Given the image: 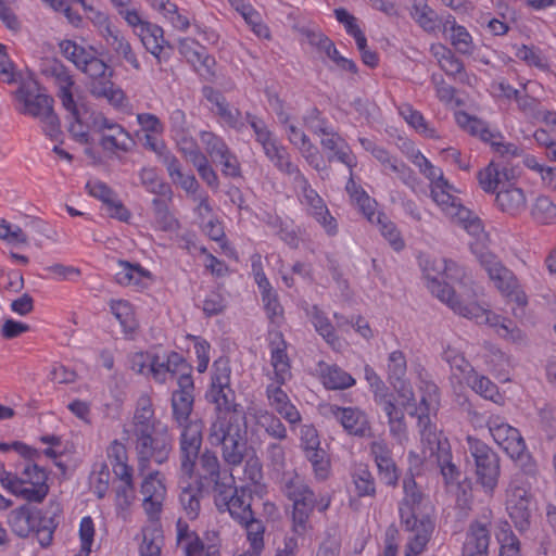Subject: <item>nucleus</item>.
<instances>
[{
    "instance_id": "obj_1",
    "label": "nucleus",
    "mask_w": 556,
    "mask_h": 556,
    "mask_svg": "<svg viewBox=\"0 0 556 556\" xmlns=\"http://www.w3.org/2000/svg\"><path fill=\"white\" fill-rule=\"evenodd\" d=\"M59 47L63 56L92 79L90 86L92 96L106 99L115 108L123 106L124 91L111 80L113 72L103 60L96 55V50L92 47L85 48L73 40H62Z\"/></svg>"
},
{
    "instance_id": "obj_2",
    "label": "nucleus",
    "mask_w": 556,
    "mask_h": 556,
    "mask_svg": "<svg viewBox=\"0 0 556 556\" xmlns=\"http://www.w3.org/2000/svg\"><path fill=\"white\" fill-rule=\"evenodd\" d=\"M424 275L428 281L427 287L433 295L440 301L445 303L454 313L468 319L475 320L477 324H490L495 326L494 319L497 317L492 316V313L482 304L477 302H469L463 304L462 301L455 299V291L448 286L447 282L442 283V275L446 268L444 258H429L425 257L420 261Z\"/></svg>"
},
{
    "instance_id": "obj_3",
    "label": "nucleus",
    "mask_w": 556,
    "mask_h": 556,
    "mask_svg": "<svg viewBox=\"0 0 556 556\" xmlns=\"http://www.w3.org/2000/svg\"><path fill=\"white\" fill-rule=\"evenodd\" d=\"M433 409L427 397L422 396L420 403L414 410L408 412L410 416L417 417L421 441L430 451V455L435 456L438 467L446 485L458 484L462 471L452 460V451L448 440L438 432L435 426L431 424L430 412Z\"/></svg>"
},
{
    "instance_id": "obj_4",
    "label": "nucleus",
    "mask_w": 556,
    "mask_h": 556,
    "mask_svg": "<svg viewBox=\"0 0 556 556\" xmlns=\"http://www.w3.org/2000/svg\"><path fill=\"white\" fill-rule=\"evenodd\" d=\"M452 189L453 186L445 178L440 179L431 185L430 197L454 224L462 226L477 239L484 237L481 219L465 207L458 197L450 192Z\"/></svg>"
},
{
    "instance_id": "obj_5",
    "label": "nucleus",
    "mask_w": 556,
    "mask_h": 556,
    "mask_svg": "<svg viewBox=\"0 0 556 556\" xmlns=\"http://www.w3.org/2000/svg\"><path fill=\"white\" fill-rule=\"evenodd\" d=\"M15 97L23 104L20 113L39 118L45 134L56 139L61 134V125L58 115L53 111V98L40 93L36 83L22 84L15 91Z\"/></svg>"
},
{
    "instance_id": "obj_6",
    "label": "nucleus",
    "mask_w": 556,
    "mask_h": 556,
    "mask_svg": "<svg viewBox=\"0 0 556 556\" xmlns=\"http://www.w3.org/2000/svg\"><path fill=\"white\" fill-rule=\"evenodd\" d=\"M137 469L143 475L152 463L162 465L169 458L173 439L168 430L162 429L134 437Z\"/></svg>"
},
{
    "instance_id": "obj_7",
    "label": "nucleus",
    "mask_w": 556,
    "mask_h": 556,
    "mask_svg": "<svg viewBox=\"0 0 556 556\" xmlns=\"http://www.w3.org/2000/svg\"><path fill=\"white\" fill-rule=\"evenodd\" d=\"M227 484H218L213 493L214 504L218 513H228L236 521H245L254 511L252 510V492L247 486H237L235 479L226 478Z\"/></svg>"
},
{
    "instance_id": "obj_8",
    "label": "nucleus",
    "mask_w": 556,
    "mask_h": 556,
    "mask_svg": "<svg viewBox=\"0 0 556 556\" xmlns=\"http://www.w3.org/2000/svg\"><path fill=\"white\" fill-rule=\"evenodd\" d=\"M467 443L468 451L475 460L477 483L491 495L497 486L501 475L500 457L488 444L477 438L468 437Z\"/></svg>"
},
{
    "instance_id": "obj_9",
    "label": "nucleus",
    "mask_w": 556,
    "mask_h": 556,
    "mask_svg": "<svg viewBox=\"0 0 556 556\" xmlns=\"http://www.w3.org/2000/svg\"><path fill=\"white\" fill-rule=\"evenodd\" d=\"M40 73L58 88L56 97L60 99L63 108L77 117L78 104L74 100L72 92L75 80L70 70L58 59H46L40 64Z\"/></svg>"
},
{
    "instance_id": "obj_10",
    "label": "nucleus",
    "mask_w": 556,
    "mask_h": 556,
    "mask_svg": "<svg viewBox=\"0 0 556 556\" xmlns=\"http://www.w3.org/2000/svg\"><path fill=\"white\" fill-rule=\"evenodd\" d=\"M180 428L182 429L179 438L180 470L187 479H191L197 459L200 457L203 422L198 419Z\"/></svg>"
},
{
    "instance_id": "obj_11",
    "label": "nucleus",
    "mask_w": 556,
    "mask_h": 556,
    "mask_svg": "<svg viewBox=\"0 0 556 556\" xmlns=\"http://www.w3.org/2000/svg\"><path fill=\"white\" fill-rule=\"evenodd\" d=\"M506 509L517 530L525 532L530 528L532 518V495L518 479L510 482L507 491Z\"/></svg>"
},
{
    "instance_id": "obj_12",
    "label": "nucleus",
    "mask_w": 556,
    "mask_h": 556,
    "mask_svg": "<svg viewBox=\"0 0 556 556\" xmlns=\"http://www.w3.org/2000/svg\"><path fill=\"white\" fill-rule=\"evenodd\" d=\"M296 189L301 190L303 203L307 206L308 213L316 219L329 236L338 232L336 218L330 214L327 205L320 195L311 187L308 180L301 173L293 179Z\"/></svg>"
},
{
    "instance_id": "obj_13",
    "label": "nucleus",
    "mask_w": 556,
    "mask_h": 556,
    "mask_svg": "<svg viewBox=\"0 0 556 556\" xmlns=\"http://www.w3.org/2000/svg\"><path fill=\"white\" fill-rule=\"evenodd\" d=\"M491 529L492 513L485 509L468 528L463 545V556H489Z\"/></svg>"
},
{
    "instance_id": "obj_14",
    "label": "nucleus",
    "mask_w": 556,
    "mask_h": 556,
    "mask_svg": "<svg viewBox=\"0 0 556 556\" xmlns=\"http://www.w3.org/2000/svg\"><path fill=\"white\" fill-rule=\"evenodd\" d=\"M480 263L485 268L496 288L505 295H515L519 305H526L527 300L523 293L517 292L518 281L511 270L503 266L495 256L489 253H481Z\"/></svg>"
},
{
    "instance_id": "obj_15",
    "label": "nucleus",
    "mask_w": 556,
    "mask_h": 556,
    "mask_svg": "<svg viewBox=\"0 0 556 556\" xmlns=\"http://www.w3.org/2000/svg\"><path fill=\"white\" fill-rule=\"evenodd\" d=\"M248 433V422L245 413L216 415L211 422L207 441L218 447L220 443L233 439L236 435Z\"/></svg>"
},
{
    "instance_id": "obj_16",
    "label": "nucleus",
    "mask_w": 556,
    "mask_h": 556,
    "mask_svg": "<svg viewBox=\"0 0 556 556\" xmlns=\"http://www.w3.org/2000/svg\"><path fill=\"white\" fill-rule=\"evenodd\" d=\"M446 268L442 275V283L447 282L455 291V299L468 304L469 302L479 303V296L482 294V288L475 285L467 277L465 269L453 261L445 260Z\"/></svg>"
},
{
    "instance_id": "obj_17",
    "label": "nucleus",
    "mask_w": 556,
    "mask_h": 556,
    "mask_svg": "<svg viewBox=\"0 0 556 556\" xmlns=\"http://www.w3.org/2000/svg\"><path fill=\"white\" fill-rule=\"evenodd\" d=\"M519 170L510 163L492 160L488 166L478 172L479 186L486 193H496L519 176Z\"/></svg>"
},
{
    "instance_id": "obj_18",
    "label": "nucleus",
    "mask_w": 556,
    "mask_h": 556,
    "mask_svg": "<svg viewBox=\"0 0 556 556\" xmlns=\"http://www.w3.org/2000/svg\"><path fill=\"white\" fill-rule=\"evenodd\" d=\"M486 426L495 443L508 456H518L526 451V443L519 430L504 422L501 417H490Z\"/></svg>"
},
{
    "instance_id": "obj_19",
    "label": "nucleus",
    "mask_w": 556,
    "mask_h": 556,
    "mask_svg": "<svg viewBox=\"0 0 556 556\" xmlns=\"http://www.w3.org/2000/svg\"><path fill=\"white\" fill-rule=\"evenodd\" d=\"M98 16L100 20V35L105 40L106 46L110 47L118 58L127 62L134 70L140 71L141 64L137 59L131 45L122 31L112 26L105 15L98 14Z\"/></svg>"
},
{
    "instance_id": "obj_20",
    "label": "nucleus",
    "mask_w": 556,
    "mask_h": 556,
    "mask_svg": "<svg viewBox=\"0 0 556 556\" xmlns=\"http://www.w3.org/2000/svg\"><path fill=\"white\" fill-rule=\"evenodd\" d=\"M327 414L333 416L351 435L358 438H369L372 435V429L367 415L357 407L328 405Z\"/></svg>"
},
{
    "instance_id": "obj_21",
    "label": "nucleus",
    "mask_w": 556,
    "mask_h": 556,
    "mask_svg": "<svg viewBox=\"0 0 556 556\" xmlns=\"http://www.w3.org/2000/svg\"><path fill=\"white\" fill-rule=\"evenodd\" d=\"M369 448L377 466L380 481L388 486L395 488L399 483L401 470L393 459L391 448L384 440L372 441Z\"/></svg>"
},
{
    "instance_id": "obj_22",
    "label": "nucleus",
    "mask_w": 556,
    "mask_h": 556,
    "mask_svg": "<svg viewBox=\"0 0 556 556\" xmlns=\"http://www.w3.org/2000/svg\"><path fill=\"white\" fill-rule=\"evenodd\" d=\"M37 521L36 536L42 547L52 543L53 533L59 526L62 507L56 501H50L45 509H35Z\"/></svg>"
},
{
    "instance_id": "obj_23",
    "label": "nucleus",
    "mask_w": 556,
    "mask_h": 556,
    "mask_svg": "<svg viewBox=\"0 0 556 556\" xmlns=\"http://www.w3.org/2000/svg\"><path fill=\"white\" fill-rule=\"evenodd\" d=\"M403 490L404 497L400 503L401 521L406 530H415L417 525L415 507L420 504L422 500V493L418 489L412 472L405 476L403 480Z\"/></svg>"
},
{
    "instance_id": "obj_24",
    "label": "nucleus",
    "mask_w": 556,
    "mask_h": 556,
    "mask_svg": "<svg viewBox=\"0 0 556 556\" xmlns=\"http://www.w3.org/2000/svg\"><path fill=\"white\" fill-rule=\"evenodd\" d=\"M178 49L179 53L200 75L210 76L213 74L215 60L208 55L205 47L193 39L184 38L179 40Z\"/></svg>"
},
{
    "instance_id": "obj_25",
    "label": "nucleus",
    "mask_w": 556,
    "mask_h": 556,
    "mask_svg": "<svg viewBox=\"0 0 556 556\" xmlns=\"http://www.w3.org/2000/svg\"><path fill=\"white\" fill-rule=\"evenodd\" d=\"M159 426L160 421L155 418L151 397L147 393L141 394L137 400L131 421L132 437L159 430Z\"/></svg>"
},
{
    "instance_id": "obj_26",
    "label": "nucleus",
    "mask_w": 556,
    "mask_h": 556,
    "mask_svg": "<svg viewBox=\"0 0 556 556\" xmlns=\"http://www.w3.org/2000/svg\"><path fill=\"white\" fill-rule=\"evenodd\" d=\"M495 204L501 212L516 217L527 210V197L523 189L509 184L496 192Z\"/></svg>"
},
{
    "instance_id": "obj_27",
    "label": "nucleus",
    "mask_w": 556,
    "mask_h": 556,
    "mask_svg": "<svg viewBox=\"0 0 556 556\" xmlns=\"http://www.w3.org/2000/svg\"><path fill=\"white\" fill-rule=\"evenodd\" d=\"M200 463V480L212 483L213 493L217 491L218 484H227V479H233L228 470H222L220 462L215 452L205 450L198 458Z\"/></svg>"
},
{
    "instance_id": "obj_28",
    "label": "nucleus",
    "mask_w": 556,
    "mask_h": 556,
    "mask_svg": "<svg viewBox=\"0 0 556 556\" xmlns=\"http://www.w3.org/2000/svg\"><path fill=\"white\" fill-rule=\"evenodd\" d=\"M208 402L215 404V416L225 414L244 413L242 406L236 403V393L230 384L211 386L206 392Z\"/></svg>"
},
{
    "instance_id": "obj_29",
    "label": "nucleus",
    "mask_w": 556,
    "mask_h": 556,
    "mask_svg": "<svg viewBox=\"0 0 556 556\" xmlns=\"http://www.w3.org/2000/svg\"><path fill=\"white\" fill-rule=\"evenodd\" d=\"M325 137L320 140V144L325 150L332 152L328 155V161H338L346 165L350 169L356 166V159L352 154L350 147L345 140L332 130L324 135Z\"/></svg>"
},
{
    "instance_id": "obj_30",
    "label": "nucleus",
    "mask_w": 556,
    "mask_h": 556,
    "mask_svg": "<svg viewBox=\"0 0 556 556\" xmlns=\"http://www.w3.org/2000/svg\"><path fill=\"white\" fill-rule=\"evenodd\" d=\"M179 503L190 520L198 518L201 510V501L203 498V482H180Z\"/></svg>"
},
{
    "instance_id": "obj_31",
    "label": "nucleus",
    "mask_w": 556,
    "mask_h": 556,
    "mask_svg": "<svg viewBox=\"0 0 556 556\" xmlns=\"http://www.w3.org/2000/svg\"><path fill=\"white\" fill-rule=\"evenodd\" d=\"M219 447L223 460L231 468L240 466L251 450L248 445V433L236 435L220 443Z\"/></svg>"
},
{
    "instance_id": "obj_32",
    "label": "nucleus",
    "mask_w": 556,
    "mask_h": 556,
    "mask_svg": "<svg viewBox=\"0 0 556 556\" xmlns=\"http://www.w3.org/2000/svg\"><path fill=\"white\" fill-rule=\"evenodd\" d=\"M8 521L12 531L20 538H27L31 532L36 533L37 521L35 510L29 505H23L13 509L9 515Z\"/></svg>"
},
{
    "instance_id": "obj_33",
    "label": "nucleus",
    "mask_w": 556,
    "mask_h": 556,
    "mask_svg": "<svg viewBox=\"0 0 556 556\" xmlns=\"http://www.w3.org/2000/svg\"><path fill=\"white\" fill-rule=\"evenodd\" d=\"M323 384L329 390H344L355 384V379L338 365L318 364Z\"/></svg>"
},
{
    "instance_id": "obj_34",
    "label": "nucleus",
    "mask_w": 556,
    "mask_h": 556,
    "mask_svg": "<svg viewBox=\"0 0 556 556\" xmlns=\"http://www.w3.org/2000/svg\"><path fill=\"white\" fill-rule=\"evenodd\" d=\"M409 14L415 23L428 34L435 33L439 28L440 17L427 0H414Z\"/></svg>"
},
{
    "instance_id": "obj_35",
    "label": "nucleus",
    "mask_w": 556,
    "mask_h": 556,
    "mask_svg": "<svg viewBox=\"0 0 556 556\" xmlns=\"http://www.w3.org/2000/svg\"><path fill=\"white\" fill-rule=\"evenodd\" d=\"M163 35V28L151 23L142 25L139 31L142 45L159 60L165 47L172 49V46L164 39Z\"/></svg>"
},
{
    "instance_id": "obj_36",
    "label": "nucleus",
    "mask_w": 556,
    "mask_h": 556,
    "mask_svg": "<svg viewBox=\"0 0 556 556\" xmlns=\"http://www.w3.org/2000/svg\"><path fill=\"white\" fill-rule=\"evenodd\" d=\"M193 394L187 392H173L172 394V416L178 427H186L192 424L190 415L193 410Z\"/></svg>"
},
{
    "instance_id": "obj_37",
    "label": "nucleus",
    "mask_w": 556,
    "mask_h": 556,
    "mask_svg": "<svg viewBox=\"0 0 556 556\" xmlns=\"http://www.w3.org/2000/svg\"><path fill=\"white\" fill-rule=\"evenodd\" d=\"M291 502L293 506L292 520L294 530L296 532L300 530L303 532L306 529V523L316 505L315 493L311 490L309 494H303Z\"/></svg>"
},
{
    "instance_id": "obj_38",
    "label": "nucleus",
    "mask_w": 556,
    "mask_h": 556,
    "mask_svg": "<svg viewBox=\"0 0 556 556\" xmlns=\"http://www.w3.org/2000/svg\"><path fill=\"white\" fill-rule=\"evenodd\" d=\"M172 199L154 198L152 200L155 223L162 231H175L180 228L178 219L169 211Z\"/></svg>"
},
{
    "instance_id": "obj_39",
    "label": "nucleus",
    "mask_w": 556,
    "mask_h": 556,
    "mask_svg": "<svg viewBox=\"0 0 556 556\" xmlns=\"http://www.w3.org/2000/svg\"><path fill=\"white\" fill-rule=\"evenodd\" d=\"M409 531L414 532V534L406 544L405 556H419L429 542L430 533L432 532V523L429 519H417L415 530Z\"/></svg>"
},
{
    "instance_id": "obj_40",
    "label": "nucleus",
    "mask_w": 556,
    "mask_h": 556,
    "mask_svg": "<svg viewBox=\"0 0 556 556\" xmlns=\"http://www.w3.org/2000/svg\"><path fill=\"white\" fill-rule=\"evenodd\" d=\"M352 482L358 497H375L377 493L376 479L367 465L359 464L352 471Z\"/></svg>"
},
{
    "instance_id": "obj_41",
    "label": "nucleus",
    "mask_w": 556,
    "mask_h": 556,
    "mask_svg": "<svg viewBox=\"0 0 556 556\" xmlns=\"http://www.w3.org/2000/svg\"><path fill=\"white\" fill-rule=\"evenodd\" d=\"M150 273L139 264H131L127 261H118L115 270V280L121 286H139Z\"/></svg>"
},
{
    "instance_id": "obj_42",
    "label": "nucleus",
    "mask_w": 556,
    "mask_h": 556,
    "mask_svg": "<svg viewBox=\"0 0 556 556\" xmlns=\"http://www.w3.org/2000/svg\"><path fill=\"white\" fill-rule=\"evenodd\" d=\"M177 541L182 546L185 556H198L204 552L203 541L180 519L177 521Z\"/></svg>"
},
{
    "instance_id": "obj_43",
    "label": "nucleus",
    "mask_w": 556,
    "mask_h": 556,
    "mask_svg": "<svg viewBox=\"0 0 556 556\" xmlns=\"http://www.w3.org/2000/svg\"><path fill=\"white\" fill-rule=\"evenodd\" d=\"M311 316L316 331L333 350H339L341 348L340 339L336 336L334 327L325 313L319 309L317 305H314L311 311Z\"/></svg>"
},
{
    "instance_id": "obj_44",
    "label": "nucleus",
    "mask_w": 556,
    "mask_h": 556,
    "mask_svg": "<svg viewBox=\"0 0 556 556\" xmlns=\"http://www.w3.org/2000/svg\"><path fill=\"white\" fill-rule=\"evenodd\" d=\"M111 311L119 321L125 334L131 337L139 327L132 306L127 301L117 300L111 302Z\"/></svg>"
},
{
    "instance_id": "obj_45",
    "label": "nucleus",
    "mask_w": 556,
    "mask_h": 556,
    "mask_svg": "<svg viewBox=\"0 0 556 556\" xmlns=\"http://www.w3.org/2000/svg\"><path fill=\"white\" fill-rule=\"evenodd\" d=\"M264 152L280 172L291 176L293 179L301 174L299 167L290 161L289 153L285 147L276 142L268 150H264Z\"/></svg>"
},
{
    "instance_id": "obj_46",
    "label": "nucleus",
    "mask_w": 556,
    "mask_h": 556,
    "mask_svg": "<svg viewBox=\"0 0 556 556\" xmlns=\"http://www.w3.org/2000/svg\"><path fill=\"white\" fill-rule=\"evenodd\" d=\"M140 180L149 192L159 195V198L173 199L172 187L159 177L154 168H142Z\"/></svg>"
},
{
    "instance_id": "obj_47",
    "label": "nucleus",
    "mask_w": 556,
    "mask_h": 556,
    "mask_svg": "<svg viewBox=\"0 0 556 556\" xmlns=\"http://www.w3.org/2000/svg\"><path fill=\"white\" fill-rule=\"evenodd\" d=\"M280 490L289 501H293L303 494H309L312 489L305 483L302 477L292 471L283 472Z\"/></svg>"
},
{
    "instance_id": "obj_48",
    "label": "nucleus",
    "mask_w": 556,
    "mask_h": 556,
    "mask_svg": "<svg viewBox=\"0 0 556 556\" xmlns=\"http://www.w3.org/2000/svg\"><path fill=\"white\" fill-rule=\"evenodd\" d=\"M239 525L247 531V538L252 547L251 553H256L258 556L260 552L264 548L265 526L260 519L254 517V513L245 521H240Z\"/></svg>"
},
{
    "instance_id": "obj_49",
    "label": "nucleus",
    "mask_w": 556,
    "mask_h": 556,
    "mask_svg": "<svg viewBox=\"0 0 556 556\" xmlns=\"http://www.w3.org/2000/svg\"><path fill=\"white\" fill-rule=\"evenodd\" d=\"M468 383L476 393L480 394L484 399L496 404H501L503 402V395L498 392L497 386L488 377L472 374V376L468 377Z\"/></svg>"
},
{
    "instance_id": "obj_50",
    "label": "nucleus",
    "mask_w": 556,
    "mask_h": 556,
    "mask_svg": "<svg viewBox=\"0 0 556 556\" xmlns=\"http://www.w3.org/2000/svg\"><path fill=\"white\" fill-rule=\"evenodd\" d=\"M208 100L217 106V114L231 128L240 130L244 126L241 112L238 109L230 108L219 93L208 97Z\"/></svg>"
},
{
    "instance_id": "obj_51",
    "label": "nucleus",
    "mask_w": 556,
    "mask_h": 556,
    "mask_svg": "<svg viewBox=\"0 0 556 556\" xmlns=\"http://www.w3.org/2000/svg\"><path fill=\"white\" fill-rule=\"evenodd\" d=\"M142 543L140 545V556H160L163 544L162 531L155 527L142 529Z\"/></svg>"
},
{
    "instance_id": "obj_52",
    "label": "nucleus",
    "mask_w": 556,
    "mask_h": 556,
    "mask_svg": "<svg viewBox=\"0 0 556 556\" xmlns=\"http://www.w3.org/2000/svg\"><path fill=\"white\" fill-rule=\"evenodd\" d=\"M531 215L540 224H556V205L548 197L540 195L532 206Z\"/></svg>"
},
{
    "instance_id": "obj_53",
    "label": "nucleus",
    "mask_w": 556,
    "mask_h": 556,
    "mask_svg": "<svg viewBox=\"0 0 556 556\" xmlns=\"http://www.w3.org/2000/svg\"><path fill=\"white\" fill-rule=\"evenodd\" d=\"M515 459L517 466L519 467V472L515 475L513 480L518 479V484L521 485L523 483L522 477L525 476L527 481L526 483L530 488L531 481L536 480V476L539 475V468L535 460L526 453V451L521 452L518 456H509Z\"/></svg>"
},
{
    "instance_id": "obj_54",
    "label": "nucleus",
    "mask_w": 556,
    "mask_h": 556,
    "mask_svg": "<svg viewBox=\"0 0 556 556\" xmlns=\"http://www.w3.org/2000/svg\"><path fill=\"white\" fill-rule=\"evenodd\" d=\"M281 344L282 346H277L271 350V365L278 384H283L290 377V363L286 352L285 341H282Z\"/></svg>"
},
{
    "instance_id": "obj_55",
    "label": "nucleus",
    "mask_w": 556,
    "mask_h": 556,
    "mask_svg": "<svg viewBox=\"0 0 556 556\" xmlns=\"http://www.w3.org/2000/svg\"><path fill=\"white\" fill-rule=\"evenodd\" d=\"M140 491L143 497L164 498L166 489L161 478V472L157 470L149 472L141 483Z\"/></svg>"
},
{
    "instance_id": "obj_56",
    "label": "nucleus",
    "mask_w": 556,
    "mask_h": 556,
    "mask_svg": "<svg viewBox=\"0 0 556 556\" xmlns=\"http://www.w3.org/2000/svg\"><path fill=\"white\" fill-rule=\"evenodd\" d=\"M300 35L306 38L307 43L315 48L319 53H325L333 42L318 28H311L308 26L296 27Z\"/></svg>"
},
{
    "instance_id": "obj_57",
    "label": "nucleus",
    "mask_w": 556,
    "mask_h": 556,
    "mask_svg": "<svg viewBox=\"0 0 556 556\" xmlns=\"http://www.w3.org/2000/svg\"><path fill=\"white\" fill-rule=\"evenodd\" d=\"M401 114L405 121L419 132L430 138L435 136L434 129L428 126L424 115L420 112L414 110L410 105L403 106Z\"/></svg>"
},
{
    "instance_id": "obj_58",
    "label": "nucleus",
    "mask_w": 556,
    "mask_h": 556,
    "mask_svg": "<svg viewBox=\"0 0 556 556\" xmlns=\"http://www.w3.org/2000/svg\"><path fill=\"white\" fill-rule=\"evenodd\" d=\"M39 478L41 480H36L37 486H25L26 483L23 480L15 495L21 496L28 502L41 503L49 493V485L47 483H43L42 476H40Z\"/></svg>"
},
{
    "instance_id": "obj_59",
    "label": "nucleus",
    "mask_w": 556,
    "mask_h": 556,
    "mask_svg": "<svg viewBox=\"0 0 556 556\" xmlns=\"http://www.w3.org/2000/svg\"><path fill=\"white\" fill-rule=\"evenodd\" d=\"M100 144L104 150L108 151L119 150L123 152H128L131 149L134 141L129 134L124 129V134H118L116 131V135H103L100 140Z\"/></svg>"
},
{
    "instance_id": "obj_60",
    "label": "nucleus",
    "mask_w": 556,
    "mask_h": 556,
    "mask_svg": "<svg viewBox=\"0 0 556 556\" xmlns=\"http://www.w3.org/2000/svg\"><path fill=\"white\" fill-rule=\"evenodd\" d=\"M258 425L265 432L276 440L287 439V429L281 420L273 414L265 413L260 416Z\"/></svg>"
},
{
    "instance_id": "obj_61",
    "label": "nucleus",
    "mask_w": 556,
    "mask_h": 556,
    "mask_svg": "<svg viewBox=\"0 0 556 556\" xmlns=\"http://www.w3.org/2000/svg\"><path fill=\"white\" fill-rule=\"evenodd\" d=\"M312 464L316 479L326 480L330 471V462L324 448L315 450L305 455Z\"/></svg>"
},
{
    "instance_id": "obj_62",
    "label": "nucleus",
    "mask_w": 556,
    "mask_h": 556,
    "mask_svg": "<svg viewBox=\"0 0 556 556\" xmlns=\"http://www.w3.org/2000/svg\"><path fill=\"white\" fill-rule=\"evenodd\" d=\"M488 143H490L494 153L497 154L496 162L510 163V159L520 156L522 152L516 144L503 141V138H492Z\"/></svg>"
},
{
    "instance_id": "obj_63",
    "label": "nucleus",
    "mask_w": 556,
    "mask_h": 556,
    "mask_svg": "<svg viewBox=\"0 0 556 556\" xmlns=\"http://www.w3.org/2000/svg\"><path fill=\"white\" fill-rule=\"evenodd\" d=\"M450 40L457 52L462 54H471L473 52L472 37L464 26L460 25L454 28L450 35Z\"/></svg>"
},
{
    "instance_id": "obj_64",
    "label": "nucleus",
    "mask_w": 556,
    "mask_h": 556,
    "mask_svg": "<svg viewBox=\"0 0 556 556\" xmlns=\"http://www.w3.org/2000/svg\"><path fill=\"white\" fill-rule=\"evenodd\" d=\"M200 139L205 146V150L213 159V161L218 156H223V154L225 155V153H227L229 150L225 141L212 131H202L200 134Z\"/></svg>"
}]
</instances>
